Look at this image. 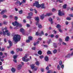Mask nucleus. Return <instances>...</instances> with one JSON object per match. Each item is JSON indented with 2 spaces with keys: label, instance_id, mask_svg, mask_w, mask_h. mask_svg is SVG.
Masks as SVG:
<instances>
[{
  "label": "nucleus",
  "instance_id": "obj_19",
  "mask_svg": "<svg viewBox=\"0 0 73 73\" xmlns=\"http://www.w3.org/2000/svg\"><path fill=\"white\" fill-rule=\"evenodd\" d=\"M44 60L46 61H47L48 60V57L47 56H46L44 58Z\"/></svg>",
  "mask_w": 73,
  "mask_h": 73
},
{
  "label": "nucleus",
  "instance_id": "obj_57",
  "mask_svg": "<svg viewBox=\"0 0 73 73\" xmlns=\"http://www.w3.org/2000/svg\"><path fill=\"white\" fill-rule=\"evenodd\" d=\"M0 69H1V70H3V66H1L0 67Z\"/></svg>",
  "mask_w": 73,
  "mask_h": 73
},
{
  "label": "nucleus",
  "instance_id": "obj_3",
  "mask_svg": "<svg viewBox=\"0 0 73 73\" xmlns=\"http://www.w3.org/2000/svg\"><path fill=\"white\" fill-rule=\"evenodd\" d=\"M12 24L14 26H16V27H22V25L20 23H19L17 21H15V22L13 23Z\"/></svg>",
  "mask_w": 73,
  "mask_h": 73
},
{
  "label": "nucleus",
  "instance_id": "obj_34",
  "mask_svg": "<svg viewBox=\"0 0 73 73\" xmlns=\"http://www.w3.org/2000/svg\"><path fill=\"white\" fill-rule=\"evenodd\" d=\"M58 30L59 32H60V33H62V31L61 29H58Z\"/></svg>",
  "mask_w": 73,
  "mask_h": 73
},
{
  "label": "nucleus",
  "instance_id": "obj_29",
  "mask_svg": "<svg viewBox=\"0 0 73 73\" xmlns=\"http://www.w3.org/2000/svg\"><path fill=\"white\" fill-rule=\"evenodd\" d=\"M53 46H54V47L55 48H57V45H56V43H54L53 44Z\"/></svg>",
  "mask_w": 73,
  "mask_h": 73
},
{
  "label": "nucleus",
  "instance_id": "obj_9",
  "mask_svg": "<svg viewBox=\"0 0 73 73\" xmlns=\"http://www.w3.org/2000/svg\"><path fill=\"white\" fill-rule=\"evenodd\" d=\"M62 61H61V60H60L59 62V64L60 65L61 68H63L64 66L63 64H62Z\"/></svg>",
  "mask_w": 73,
  "mask_h": 73
},
{
  "label": "nucleus",
  "instance_id": "obj_64",
  "mask_svg": "<svg viewBox=\"0 0 73 73\" xmlns=\"http://www.w3.org/2000/svg\"><path fill=\"white\" fill-rule=\"evenodd\" d=\"M55 37H56V38H58V35H56L55 36Z\"/></svg>",
  "mask_w": 73,
  "mask_h": 73
},
{
  "label": "nucleus",
  "instance_id": "obj_54",
  "mask_svg": "<svg viewBox=\"0 0 73 73\" xmlns=\"http://www.w3.org/2000/svg\"><path fill=\"white\" fill-rule=\"evenodd\" d=\"M49 66H47V67L46 68V70H48L49 69Z\"/></svg>",
  "mask_w": 73,
  "mask_h": 73
},
{
  "label": "nucleus",
  "instance_id": "obj_20",
  "mask_svg": "<svg viewBox=\"0 0 73 73\" xmlns=\"http://www.w3.org/2000/svg\"><path fill=\"white\" fill-rule=\"evenodd\" d=\"M56 27L57 28L59 29V28H60L61 27V25L59 24H58L57 25Z\"/></svg>",
  "mask_w": 73,
  "mask_h": 73
},
{
  "label": "nucleus",
  "instance_id": "obj_12",
  "mask_svg": "<svg viewBox=\"0 0 73 73\" xmlns=\"http://www.w3.org/2000/svg\"><path fill=\"white\" fill-rule=\"evenodd\" d=\"M7 12V11L6 10H4L1 12L0 13L1 15H4V14L5 12Z\"/></svg>",
  "mask_w": 73,
  "mask_h": 73
},
{
  "label": "nucleus",
  "instance_id": "obj_1",
  "mask_svg": "<svg viewBox=\"0 0 73 73\" xmlns=\"http://www.w3.org/2000/svg\"><path fill=\"white\" fill-rule=\"evenodd\" d=\"M33 6L34 7L36 6L37 8H40L42 9H45V7L44 6V4H42L41 5L39 4V3L38 2L36 1L35 3H33Z\"/></svg>",
  "mask_w": 73,
  "mask_h": 73
},
{
  "label": "nucleus",
  "instance_id": "obj_13",
  "mask_svg": "<svg viewBox=\"0 0 73 73\" xmlns=\"http://www.w3.org/2000/svg\"><path fill=\"white\" fill-rule=\"evenodd\" d=\"M11 70L13 73H15L16 71V69L14 68H12L11 69Z\"/></svg>",
  "mask_w": 73,
  "mask_h": 73
},
{
  "label": "nucleus",
  "instance_id": "obj_23",
  "mask_svg": "<svg viewBox=\"0 0 73 73\" xmlns=\"http://www.w3.org/2000/svg\"><path fill=\"white\" fill-rule=\"evenodd\" d=\"M28 39L30 41L32 40V37L31 36H29L28 37Z\"/></svg>",
  "mask_w": 73,
  "mask_h": 73
},
{
  "label": "nucleus",
  "instance_id": "obj_25",
  "mask_svg": "<svg viewBox=\"0 0 73 73\" xmlns=\"http://www.w3.org/2000/svg\"><path fill=\"white\" fill-rule=\"evenodd\" d=\"M2 17L3 18H7V15H3L2 16Z\"/></svg>",
  "mask_w": 73,
  "mask_h": 73
},
{
  "label": "nucleus",
  "instance_id": "obj_22",
  "mask_svg": "<svg viewBox=\"0 0 73 73\" xmlns=\"http://www.w3.org/2000/svg\"><path fill=\"white\" fill-rule=\"evenodd\" d=\"M53 52L54 54H55V53H56L57 52V50L56 49H55L53 50Z\"/></svg>",
  "mask_w": 73,
  "mask_h": 73
},
{
  "label": "nucleus",
  "instance_id": "obj_42",
  "mask_svg": "<svg viewBox=\"0 0 73 73\" xmlns=\"http://www.w3.org/2000/svg\"><path fill=\"white\" fill-rule=\"evenodd\" d=\"M52 12H55V11H56V9H52Z\"/></svg>",
  "mask_w": 73,
  "mask_h": 73
},
{
  "label": "nucleus",
  "instance_id": "obj_35",
  "mask_svg": "<svg viewBox=\"0 0 73 73\" xmlns=\"http://www.w3.org/2000/svg\"><path fill=\"white\" fill-rule=\"evenodd\" d=\"M20 3V1H17L15 3L16 5H17V4H19Z\"/></svg>",
  "mask_w": 73,
  "mask_h": 73
},
{
  "label": "nucleus",
  "instance_id": "obj_50",
  "mask_svg": "<svg viewBox=\"0 0 73 73\" xmlns=\"http://www.w3.org/2000/svg\"><path fill=\"white\" fill-rule=\"evenodd\" d=\"M11 54H13L15 53V52H14V51H12L11 52Z\"/></svg>",
  "mask_w": 73,
  "mask_h": 73
},
{
  "label": "nucleus",
  "instance_id": "obj_30",
  "mask_svg": "<svg viewBox=\"0 0 73 73\" xmlns=\"http://www.w3.org/2000/svg\"><path fill=\"white\" fill-rule=\"evenodd\" d=\"M35 64L36 65H38V66L39 65V62H38V61H36V62H35Z\"/></svg>",
  "mask_w": 73,
  "mask_h": 73
},
{
  "label": "nucleus",
  "instance_id": "obj_43",
  "mask_svg": "<svg viewBox=\"0 0 73 73\" xmlns=\"http://www.w3.org/2000/svg\"><path fill=\"white\" fill-rule=\"evenodd\" d=\"M62 45H66V43H65L64 42H62Z\"/></svg>",
  "mask_w": 73,
  "mask_h": 73
},
{
  "label": "nucleus",
  "instance_id": "obj_47",
  "mask_svg": "<svg viewBox=\"0 0 73 73\" xmlns=\"http://www.w3.org/2000/svg\"><path fill=\"white\" fill-rule=\"evenodd\" d=\"M26 42H27L28 43V42H30V40H29V39H28V40H27L26 41Z\"/></svg>",
  "mask_w": 73,
  "mask_h": 73
},
{
  "label": "nucleus",
  "instance_id": "obj_39",
  "mask_svg": "<svg viewBox=\"0 0 73 73\" xmlns=\"http://www.w3.org/2000/svg\"><path fill=\"white\" fill-rule=\"evenodd\" d=\"M47 54H51V52L50 51H48L47 52Z\"/></svg>",
  "mask_w": 73,
  "mask_h": 73
},
{
  "label": "nucleus",
  "instance_id": "obj_52",
  "mask_svg": "<svg viewBox=\"0 0 73 73\" xmlns=\"http://www.w3.org/2000/svg\"><path fill=\"white\" fill-rule=\"evenodd\" d=\"M52 73V71L50 70L48 71V72L47 73Z\"/></svg>",
  "mask_w": 73,
  "mask_h": 73
},
{
  "label": "nucleus",
  "instance_id": "obj_53",
  "mask_svg": "<svg viewBox=\"0 0 73 73\" xmlns=\"http://www.w3.org/2000/svg\"><path fill=\"white\" fill-rule=\"evenodd\" d=\"M18 19V18L17 17H16V16L15 17V20H17Z\"/></svg>",
  "mask_w": 73,
  "mask_h": 73
},
{
  "label": "nucleus",
  "instance_id": "obj_18",
  "mask_svg": "<svg viewBox=\"0 0 73 73\" xmlns=\"http://www.w3.org/2000/svg\"><path fill=\"white\" fill-rule=\"evenodd\" d=\"M49 21H50L51 24H53V21H52V19L51 18H50L49 19Z\"/></svg>",
  "mask_w": 73,
  "mask_h": 73
},
{
  "label": "nucleus",
  "instance_id": "obj_24",
  "mask_svg": "<svg viewBox=\"0 0 73 73\" xmlns=\"http://www.w3.org/2000/svg\"><path fill=\"white\" fill-rule=\"evenodd\" d=\"M24 29L23 28H22L20 30V31L21 32H22V33H23V32H24Z\"/></svg>",
  "mask_w": 73,
  "mask_h": 73
},
{
  "label": "nucleus",
  "instance_id": "obj_15",
  "mask_svg": "<svg viewBox=\"0 0 73 73\" xmlns=\"http://www.w3.org/2000/svg\"><path fill=\"white\" fill-rule=\"evenodd\" d=\"M4 29H3L2 30V31H3V33H2V32H0V34H1V35H3H3H5V31H4Z\"/></svg>",
  "mask_w": 73,
  "mask_h": 73
},
{
  "label": "nucleus",
  "instance_id": "obj_40",
  "mask_svg": "<svg viewBox=\"0 0 73 73\" xmlns=\"http://www.w3.org/2000/svg\"><path fill=\"white\" fill-rule=\"evenodd\" d=\"M66 19L68 20H71V18L70 17H68Z\"/></svg>",
  "mask_w": 73,
  "mask_h": 73
},
{
  "label": "nucleus",
  "instance_id": "obj_45",
  "mask_svg": "<svg viewBox=\"0 0 73 73\" xmlns=\"http://www.w3.org/2000/svg\"><path fill=\"white\" fill-rule=\"evenodd\" d=\"M27 19H31V18H32V17L30 16H28L27 17Z\"/></svg>",
  "mask_w": 73,
  "mask_h": 73
},
{
  "label": "nucleus",
  "instance_id": "obj_6",
  "mask_svg": "<svg viewBox=\"0 0 73 73\" xmlns=\"http://www.w3.org/2000/svg\"><path fill=\"white\" fill-rule=\"evenodd\" d=\"M64 13L61 12V11L60 10H59L58 14L59 16H63L64 15Z\"/></svg>",
  "mask_w": 73,
  "mask_h": 73
},
{
  "label": "nucleus",
  "instance_id": "obj_56",
  "mask_svg": "<svg viewBox=\"0 0 73 73\" xmlns=\"http://www.w3.org/2000/svg\"><path fill=\"white\" fill-rule=\"evenodd\" d=\"M41 71L42 72H44V68H42L41 69Z\"/></svg>",
  "mask_w": 73,
  "mask_h": 73
},
{
  "label": "nucleus",
  "instance_id": "obj_26",
  "mask_svg": "<svg viewBox=\"0 0 73 73\" xmlns=\"http://www.w3.org/2000/svg\"><path fill=\"white\" fill-rule=\"evenodd\" d=\"M38 54H40V55H41V54H42V52H41V51L40 50L38 52Z\"/></svg>",
  "mask_w": 73,
  "mask_h": 73
},
{
  "label": "nucleus",
  "instance_id": "obj_7",
  "mask_svg": "<svg viewBox=\"0 0 73 73\" xmlns=\"http://www.w3.org/2000/svg\"><path fill=\"white\" fill-rule=\"evenodd\" d=\"M8 41L9 42V46H8L7 48L9 49L11 46H12V42L11 40H8Z\"/></svg>",
  "mask_w": 73,
  "mask_h": 73
},
{
  "label": "nucleus",
  "instance_id": "obj_33",
  "mask_svg": "<svg viewBox=\"0 0 73 73\" xmlns=\"http://www.w3.org/2000/svg\"><path fill=\"white\" fill-rule=\"evenodd\" d=\"M57 69L59 70H60V66H59V65L57 66Z\"/></svg>",
  "mask_w": 73,
  "mask_h": 73
},
{
  "label": "nucleus",
  "instance_id": "obj_49",
  "mask_svg": "<svg viewBox=\"0 0 73 73\" xmlns=\"http://www.w3.org/2000/svg\"><path fill=\"white\" fill-rule=\"evenodd\" d=\"M7 23H8L7 22H5V21L3 22V24L5 25H6V24H7Z\"/></svg>",
  "mask_w": 73,
  "mask_h": 73
},
{
  "label": "nucleus",
  "instance_id": "obj_27",
  "mask_svg": "<svg viewBox=\"0 0 73 73\" xmlns=\"http://www.w3.org/2000/svg\"><path fill=\"white\" fill-rule=\"evenodd\" d=\"M63 0H57V2H59L60 3H62Z\"/></svg>",
  "mask_w": 73,
  "mask_h": 73
},
{
  "label": "nucleus",
  "instance_id": "obj_17",
  "mask_svg": "<svg viewBox=\"0 0 73 73\" xmlns=\"http://www.w3.org/2000/svg\"><path fill=\"white\" fill-rule=\"evenodd\" d=\"M44 17H45V16H44V15H42L40 16V19L41 20H43L44 19Z\"/></svg>",
  "mask_w": 73,
  "mask_h": 73
},
{
  "label": "nucleus",
  "instance_id": "obj_28",
  "mask_svg": "<svg viewBox=\"0 0 73 73\" xmlns=\"http://www.w3.org/2000/svg\"><path fill=\"white\" fill-rule=\"evenodd\" d=\"M67 6V5H66V4H64L63 6V8H64L65 9L66 8Z\"/></svg>",
  "mask_w": 73,
  "mask_h": 73
},
{
  "label": "nucleus",
  "instance_id": "obj_11",
  "mask_svg": "<svg viewBox=\"0 0 73 73\" xmlns=\"http://www.w3.org/2000/svg\"><path fill=\"white\" fill-rule=\"evenodd\" d=\"M21 68H22V65L21 64H19L17 66V69L18 70H20L21 69Z\"/></svg>",
  "mask_w": 73,
  "mask_h": 73
},
{
  "label": "nucleus",
  "instance_id": "obj_48",
  "mask_svg": "<svg viewBox=\"0 0 73 73\" xmlns=\"http://www.w3.org/2000/svg\"><path fill=\"white\" fill-rule=\"evenodd\" d=\"M32 50H35V49H36V47H32Z\"/></svg>",
  "mask_w": 73,
  "mask_h": 73
},
{
  "label": "nucleus",
  "instance_id": "obj_2",
  "mask_svg": "<svg viewBox=\"0 0 73 73\" xmlns=\"http://www.w3.org/2000/svg\"><path fill=\"white\" fill-rule=\"evenodd\" d=\"M20 38H21L20 35H15L13 38V41H14L15 44H16L17 42L20 41Z\"/></svg>",
  "mask_w": 73,
  "mask_h": 73
},
{
  "label": "nucleus",
  "instance_id": "obj_38",
  "mask_svg": "<svg viewBox=\"0 0 73 73\" xmlns=\"http://www.w3.org/2000/svg\"><path fill=\"white\" fill-rule=\"evenodd\" d=\"M17 55H14L13 57L14 59H16L17 58Z\"/></svg>",
  "mask_w": 73,
  "mask_h": 73
},
{
  "label": "nucleus",
  "instance_id": "obj_61",
  "mask_svg": "<svg viewBox=\"0 0 73 73\" xmlns=\"http://www.w3.org/2000/svg\"><path fill=\"white\" fill-rule=\"evenodd\" d=\"M27 27H30V25H29L28 24H27Z\"/></svg>",
  "mask_w": 73,
  "mask_h": 73
},
{
  "label": "nucleus",
  "instance_id": "obj_14",
  "mask_svg": "<svg viewBox=\"0 0 73 73\" xmlns=\"http://www.w3.org/2000/svg\"><path fill=\"white\" fill-rule=\"evenodd\" d=\"M52 15V13H47L46 15H45V16H50Z\"/></svg>",
  "mask_w": 73,
  "mask_h": 73
},
{
  "label": "nucleus",
  "instance_id": "obj_37",
  "mask_svg": "<svg viewBox=\"0 0 73 73\" xmlns=\"http://www.w3.org/2000/svg\"><path fill=\"white\" fill-rule=\"evenodd\" d=\"M28 15L29 16H32V15H33V13H29Z\"/></svg>",
  "mask_w": 73,
  "mask_h": 73
},
{
  "label": "nucleus",
  "instance_id": "obj_8",
  "mask_svg": "<svg viewBox=\"0 0 73 73\" xmlns=\"http://www.w3.org/2000/svg\"><path fill=\"white\" fill-rule=\"evenodd\" d=\"M38 25V27L39 28H40V29L42 28V25H41L40 24V23H37V25Z\"/></svg>",
  "mask_w": 73,
  "mask_h": 73
},
{
  "label": "nucleus",
  "instance_id": "obj_5",
  "mask_svg": "<svg viewBox=\"0 0 73 73\" xmlns=\"http://www.w3.org/2000/svg\"><path fill=\"white\" fill-rule=\"evenodd\" d=\"M35 19L36 22V25H37V23H38L40 21L39 20V17H36L35 18Z\"/></svg>",
  "mask_w": 73,
  "mask_h": 73
},
{
  "label": "nucleus",
  "instance_id": "obj_59",
  "mask_svg": "<svg viewBox=\"0 0 73 73\" xmlns=\"http://www.w3.org/2000/svg\"><path fill=\"white\" fill-rule=\"evenodd\" d=\"M3 54L2 52H0V56H2Z\"/></svg>",
  "mask_w": 73,
  "mask_h": 73
},
{
  "label": "nucleus",
  "instance_id": "obj_51",
  "mask_svg": "<svg viewBox=\"0 0 73 73\" xmlns=\"http://www.w3.org/2000/svg\"><path fill=\"white\" fill-rule=\"evenodd\" d=\"M34 11H35V13H37V10H36V9H34Z\"/></svg>",
  "mask_w": 73,
  "mask_h": 73
},
{
  "label": "nucleus",
  "instance_id": "obj_16",
  "mask_svg": "<svg viewBox=\"0 0 73 73\" xmlns=\"http://www.w3.org/2000/svg\"><path fill=\"white\" fill-rule=\"evenodd\" d=\"M69 39V37L68 36H67L65 38V40L66 41H68Z\"/></svg>",
  "mask_w": 73,
  "mask_h": 73
},
{
  "label": "nucleus",
  "instance_id": "obj_44",
  "mask_svg": "<svg viewBox=\"0 0 73 73\" xmlns=\"http://www.w3.org/2000/svg\"><path fill=\"white\" fill-rule=\"evenodd\" d=\"M40 33L41 36V35H44V32H43V31H41Z\"/></svg>",
  "mask_w": 73,
  "mask_h": 73
},
{
  "label": "nucleus",
  "instance_id": "obj_32",
  "mask_svg": "<svg viewBox=\"0 0 73 73\" xmlns=\"http://www.w3.org/2000/svg\"><path fill=\"white\" fill-rule=\"evenodd\" d=\"M31 69H34V68H35V66L34 65H31Z\"/></svg>",
  "mask_w": 73,
  "mask_h": 73
},
{
  "label": "nucleus",
  "instance_id": "obj_31",
  "mask_svg": "<svg viewBox=\"0 0 73 73\" xmlns=\"http://www.w3.org/2000/svg\"><path fill=\"white\" fill-rule=\"evenodd\" d=\"M36 36H38V35H39V36H41V34L38 33V32H37L36 33Z\"/></svg>",
  "mask_w": 73,
  "mask_h": 73
},
{
  "label": "nucleus",
  "instance_id": "obj_21",
  "mask_svg": "<svg viewBox=\"0 0 73 73\" xmlns=\"http://www.w3.org/2000/svg\"><path fill=\"white\" fill-rule=\"evenodd\" d=\"M70 54H68L67 56H65V57L66 58H70Z\"/></svg>",
  "mask_w": 73,
  "mask_h": 73
},
{
  "label": "nucleus",
  "instance_id": "obj_4",
  "mask_svg": "<svg viewBox=\"0 0 73 73\" xmlns=\"http://www.w3.org/2000/svg\"><path fill=\"white\" fill-rule=\"evenodd\" d=\"M27 57H28V54H26L25 55V56H24V57H23L22 59L23 61H25V62H28V61H29V59L27 58V59H25L27 58Z\"/></svg>",
  "mask_w": 73,
  "mask_h": 73
},
{
  "label": "nucleus",
  "instance_id": "obj_46",
  "mask_svg": "<svg viewBox=\"0 0 73 73\" xmlns=\"http://www.w3.org/2000/svg\"><path fill=\"white\" fill-rule=\"evenodd\" d=\"M44 58V56H40L39 57V58H40V59H42V58Z\"/></svg>",
  "mask_w": 73,
  "mask_h": 73
},
{
  "label": "nucleus",
  "instance_id": "obj_60",
  "mask_svg": "<svg viewBox=\"0 0 73 73\" xmlns=\"http://www.w3.org/2000/svg\"><path fill=\"white\" fill-rule=\"evenodd\" d=\"M4 50H5V48H2L1 50V51H4Z\"/></svg>",
  "mask_w": 73,
  "mask_h": 73
},
{
  "label": "nucleus",
  "instance_id": "obj_10",
  "mask_svg": "<svg viewBox=\"0 0 73 73\" xmlns=\"http://www.w3.org/2000/svg\"><path fill=\"white\" fill-rule=\"evenodd\" d=\"M5 32L6 33H7V36H10L11 33H10V32H9V31L8 30H6L5 31Z\"/></svg>",
  "mask_w": 73,
  "mask_h": 73
},
{
  "label": "nucleus",
  "instance_id": "obj_58",
  "mask_svg": "<svg viewBox=\"0 0 73 73\" xmlns=\"http://www.w3.org/2000/svg\"><path fill=\"white\" fill-rule=\"evenodd\" d=\"M13 61H14V62H15L16 63V62H17V60H16V59H14L13 60Z\"/></svg>",
  "mask_w": 73,
  "mask_h": 73
},
{
  "label": "nucleus",
  "instance_id": "obj_62",
  "mask_svg": "<svg viewBox=\"0 0 73 73\" xmlns=\"http://www.w3.org/2000/svg\"><path fill=\"white\" fill-rule=\"evenodd\" d=\"M70 16V17H73V15H72V14H70L69 15Z\"/></svg>",
  "mask_w": 73,
  "mask_h": 73
},
{
  "label": "nucleus",
  "instance_id": "obj_55",
  "mask_svg": "<svg viewBox=\"0 0 73 73\" xmlns=\"http://www.w3.org/2000/svg\"><path fill=\"white\" fill-rule=\"evenodd\" d=\"M59 41H60V42H62V39L60 38L59 39Z\"/></svg>",
  "mask_w": 73,
  "mask_h": 73
},
{
  "label": "nucleus",
  "instance_id": "obj_41",
  "mask_svg": "<svg viewBox=\"0 0 73 73\" xmlns=\"http://www.w3.org/2000/svg\"><path fill=\"white\" fill-rule=\"evenodd\" d=\"M50 41H51V40L50 39L48 40L47 42L48 44H50Z\"/></svg>",
  "mask_w": 73,
  "mask_h": 73
},
{
  "label": "nucleus",
  "instance_id": "obj_63",
  "mask_svg": "<svg viewBox=\"0 0 73 73\" xmlns=\"http://www.w3.org/2000/svg\"><path fill=\"white\" fill-rule=\"evenodd\" d=\"M37 70V67L36 68H34V70H35V71Z\"/></svg>",
  "mask_w": 73,
  "mask_h": 73
},
{
  "label": "nucleus",
  "instance_id": "obj_36",
  "mask_svg": "<svg viewBox=\"0 0 73 73\" xmlns=\"http://www.w3.org/2000/svg\"><path fill=\"white\" fill-rule=\"evenodd\" d=\"M19 14H22V13H23V11L20 10L19 11Z\"/></svg>",
  "mask_w": 73,
  "mask_h": 73
}]
</instances>
